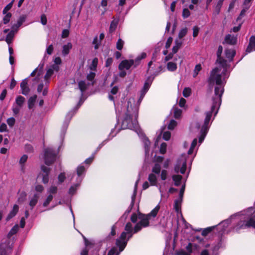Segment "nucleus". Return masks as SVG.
Here are the masks:
<instances>
[{"label":"nucleus","instance_id":"obj_1","mask_svg":"<svg viewBox=\"0 0 255 255\" xmlns=\"http://www.w3.org/2000/svg\"><path fill=\"white\" fill-rule=\"evenodd\" d=\"M221 68L215 67L210 72L208 77V83L210 85L216 84L214 89L215 96L213 97L212 105L211 111L208 112V123L213 115L215 117L218 112L219 109L222 102V96L224 93V88L223 85L222 74H220Z\"/></svg>","mask_w":255,"mask_h":255},{"label":"nucleus","instance_id":"obj_2","mask_svg":"<svg viewBox=\"0 0 255 255\" xmlns=\"http://www.w3.org/2000/svg\"><path fill=\"white\" fill-rule=\"evenodd\" d=\"M225 231L226 230L220 223L216 226L208 227V234L213 231L220 239V241L213 248V255H218V251L221 247V239ZM208 255H209V253Z\"/></svg>","mask_w":255,"mask_h":255},{"label":"nucleus","instance_id":"obj_3","mask_svg":"<svg viewBox=\"0 0 255 255\" xmlns=\"http://www.w3.org/2000/svg\"><path fill=\"white\" fill-rule=\"evenodd\" d=\"M159 210V206H156L152 211L148 214L144 215L141 213L139 214L138 219L140 220L139 222L143 227H146L149 226V220L151 217L153 218L155 217Z\"/></svg>","mask_w":255,"mask_h":255},{"label":"nucleus","instance_id":"obj_4","mask_svg":"<svg viewBox=\"0 0 255 255\" xmlns=\"http://www.w3.org/2000/svg\"><path fill=\"white\" fill-rule=\"evenodd\" d=\"M44 162L45 164L49 166L54 162L56 153L54 150L50 148H46L44 149Z\"/></svg>","mask_w":255,"mask_h":255},{"label":"nucleus","instance_id":"obj_5","mask_svg":"<svg viewBox=\"0 0 255 255\" xmlns=\"http://www.w3.org/2000/svg\"><path fill=\"white\" fill-rule=\"evenodd\" d=\"M137 123L136 120L134 122L132 121V117L130 115L127 113L122 122V127L124 128L133 129L137 127Z\"/></svg>","mask_w":255,"mask_h":255},{"label":"nucleus","instance_id":"obj_6","mask_svg":"<svg viewBox=\"0 0 255 255\" xmlns=\"http://www.w3.org/2000/svg\"><path fill=\"white\" fill-rule=\"evenodd\" d=\"M10 241L7 240L0 244V255H9L11 252Z\"/></svg>","mask_w":255,"mask_h":255},{"label":"nucleus","instance_id":"obj_7","mask_svg":"<svg viewBox=\"0 0 255 255\" xmlns=\"http://www.w3.org/2000/svg\"><path fill=\"white\" fill-rule=\"evenodd\" d=\"M134 64V60H125L122 61L119 65L120 70H123L124 69L128 70L132 65Z\"/></svg>","mask_w":255,"mask_h":255},{"label":"nucleus","instance_id":"obj_8","mask_svg":"<svg viewBox=\"0 0 255 255\" xmlns=\"http://www.w3.org/2000/svg\"><path fill=\"white\" fill-rule=\"evenodd\" d=\"M207 130V114H206V118L204 121V124L202 127L201 131H200V135L199 138V142L201 143L203 140L204 139Z\"/></svg>","mask_w":255,"mask_h":255},{"label":"nucleus","instance_id":"obj_9","mask_svg":"<svg viewBox=\"0 0 255 255\" xmlns=\"http://www.w3.org/2000/svg\"><path fill=\"white\" fill-rule=\"evenodd\" d=\"M255 51V36L252 35L250 38L249 45L246 50V54Z\"/></svg>","mask_w":255,"mask_h":255},{"label":"nucleus","instance_id":"obj_10","mask_svg":"<svg viewBox=\"0 0 255 255\" xmlns=\"http://www.w3.org/2000/svg\"><path fill=\"white\" fill-rule=\"evenodd\" d=\"M216 63L219 64L224 69L222 72V74H224L227 71V67L228 66L227 61L221 56L217 57Z\"/></svg>","mask_w":255,"mask_h":255},{"label":"nucleus","instance_id":"obj_11","mask_svg":"<svg viewBox=\"0 0 255 255\" xmlns=\"http://www.w3.org/2000/svg\"><path fill=\"white\" fill-rule=\"evenodd\" d=\"M20 88L22 90V94L24 95H27L30 92V89L28 86L27 79H25L22 81L20 83Z\"/></svg>","mask_w":255,"mask_h":255},{"label":"nucleus","instance_id":"obj_12","mask_svg":"<svg viewBox=\"0 0 255 255\" xmlns=\"http://www.w3.org/2000/svg\"><path fill=\"white\" fill-rule=\"evenodd\" d=\"M246 220H240L234 227L235 231L239 233L241 230L248 229Z\"/></svg>","mask_w":255,"mask_h":255},{"label":"nucleus","instance_id":"obj_13","mask_svg":"<svg viewBox=\"0 0 255 255\" xmlns=\"http://www.w3.org/2000/svg\"><path fill=\"white\" fill-rule=\"evenodd\" d=\"M224 40L226 43L234 45L237 43V37L229 34L226 35Z\"/></svg>","mask_w":255,"mask_h":255},{"label":"nucleus","instance_id":"obj_14","mask_svg":"<svg viewBox=\"0 0 255 255\" xmlns=\"http://www.w3.org/2000/svg\"><path fill=\"white\" fill-rule=\"evenodd\" d=\"M153 78H152L151 77H148L147 79L146 80L143 87L141 90V95L142 96H144L145 93L148 90L153 80Z\"/></svg>","mask_w":255,"mask_h":255},{"label":"nucleus","instance_id":"obj_15","mask_svg":"<svg viewBox=\"0 0 255 255\" xmlns=\"http://www.w3.org/2000/svg\"><path fill=\"white\" fill-rule=\"evenodd\" d=\"M19 210V207L17 205H14L13 206L12 210L9 212V213L7 215L6 218V221H8L11 218L14 217L16 214L17 213Z\"/></svg>","mask_w":255,"mask_h":255},{"label":"nucleus","instance_id":"obj_16","mask_svg":"<svg viewBox=\"0 0 255 255\" xmlns=\"http://www.w3.org/2000/svg\"><path fill=\"white\" fill-rule=\"evenodd\" d=\"M246 222L248 228L252 227L255 229V212L248 220H246Z\"/></svg>","mask_w":255,"mask_h":255},{"label":"nucleus","instance_id":"obj_17","mask_svg":"<svg viewBox=\"0 0 255 255\" xmlns=\"http://www.w3.org/2000/svg\"><path fill=\"white\" fill-rule=\"evenodd\" d=\"M225 52L226 56L227 58L229 59V61H232L236 55L235 50L232 49H227L225 50Z\"/></svg>","mask_w":255,"mask_h":255},{"label":"nucleus","instance_id":"obj_18","mask_svg":"<svg viewBox=\"0 0 255 255\" xmlns=\"http://www.w3.org/2000/svg\"><path fill=\"white\" fill-rule=\"evenodd\" d=\"M39 198V195L38 194H34L31 199L30 200L29 204L31 209H32L33 207L36 205Z\"/></svg>","mask_w":255,"mask_h":255},{"label":"nucleus","instance_id":"obj_19","mask_svg":"<svg viewBox=\"0 0 255 255\" xmlns=\"http://www.w3.org/2000/svg\"><path fill=\"white\" fill-rule=\"evenodd\" d=\"M116 245L119 248V252L118 251L117 249H117V252L119 253V254L120 252H121L122 251H123V250L124 249V248L126 246L127 242L125 241H124V240L118 239L116 241Z\"/></svg>","mask_w":255,"mask_h":255},{"label":"nucleus","instance_id":"obj_20","mask_svg":"<svg viewBox=\"0 0 255 255\" xmlns=\"http://www.w3.org/2000/svg\"><path fill=\"white\" fill-rule=\"evenodd\" d=\"M89 84H87L85 81H80L78 82V87L82 93L85 92L88 88Z\"/></svg>","mask_w":255,"mask_h":255},{"label":"nucleus","instance_id":"obj_21","mask_svg":"<svg viewBox=\"0 0 255 255\" xmlns=\"http://www.w3.org/2000/svg\"><path fill=\"white\" fill-rule=\"evenodd\" d=\"M72 45L71 43L69 42L67 44L63 45L62 49V54L66 55L69 54L70 50L72 48Z\"/></svg>","mask_w":255,"mask_h":255},{"label":"nucleus","instance_id":"obj_22","mask_svg":"<svg viewBox=\"0 0 255 255\" xmlns=\"http://www.w3.org/2000/svg\"><path fill=\"white\" fill-rule=\"evenodd\" d=\"M37 97V95H34L33 96L30 97L28 100V107L29 109H31L33 107Z\"/></svg>","mask_w":255,"mask_h":255},{"label":"nucleus","instance_id":"obj_23","mask_svg":"<svg viewBox=\"0 0 255 255\" xmlns=\"http://www.w3.org/2000/svg\"><path fill=\"white\" fill-rule=\"evenodd\" d=\"M182 178L181 175H174L172 176V179L174 181V184L175 186H179L181 183V180Z\"/></svg>","mask_w":255,"mask_h":255},{"label":"nucleus","instance_id":"obj_24","mask_svg":"<svg viewBox=\"0 0 255 255\" xmlns=\"http://www.w3.org/2000/svg\"><path fill=\"white\" fill-rule=\"evenodd\" d=\"M14 33L13 31H10L6 35L5 41L7 43V44H10L13 40V38L14 36Z\"/></svg>","mask_w":255,"mask_h":255},{"label":"nucleus","instance_id":"obj_25","mask_svg":"<svg viewBox=\"0 0 255 255\" xmlns=\"http://www.w3.org/2000/svg\"><path fill=\"white\" fill-rule=\"evenodd\" d=\"M18 225H14L12 229L10 230V231L9 232V233L7 234V238L9 239L12 235L16 234L18 230Z\"/></svg>","mask_w":255,"mask_h":255},{"label":"nucleus","instance_id":"obj_26","mask_svg":"<svg viewBox=\"0 0 255 255\" xmlns=\"http://www.w3.org/2000/svg\"><path fill=\"white\" fill-rule=\"evenodd\" d=\"M143 141L144 145L145 153H147L149 150V148H150V142L147 137H144L143 138Z\"/></svg>","mask_w":255,"mask_h":255},{"label":"nucleus","instance_id":"obj_27","mask_svg":"<svg viewBox=\"0 0 255 255\" xmlns=\"http://www.w3.org/2000/svg\"><path fill=\"white\" fill-rule=\"evenodd\" d=\"M118 20H113L111 23V24H110V28H109V32L110 33H112L114 31H115L116 28H117V25H118Z\"/></svg>","mask_w":255,"mask_h":255},{"label":"nucleus","instance_id":"obj_28","mask_svg":"<svg viewBox=\"0 0 255 255\" xmlns=\"http://www.w3.org/2000/svg\"><path fill=\"white\" fill-rule=\"evenodd\" d=\"M148 180L150 182L151 185H156L157 179L154 174L152 173L150 174L148 176Z\"/></svg>","mask_w":255,"mask_h":255},{"label":"nucleus","instance_id":"obj_29","mask_svg":"<svg viewBox=\"0 0 255 255\" xmlns=\"http://www.w3.org/2000/svg\"><path fill=\"white\" fill-rule=\"evenodd\" d=\"M125 230L127 231V233L128 234H130L128 238V239H129L130 238L132 237L131 232L132 231V225L130 222H128L126 224Z\"/></svg>","mask_w":255,"mask_h":255},{"label":"nucleus","instance_id":"obj_30","mask_svg":"<svg viewBox=\"0 0 255 255\" xmlns=\"http://www.w3.org/2000/svg\"><path fill=\"white\" fill-rule=\"evenodd\" d=\"M224 1V0H218L215 7V12L216 13V14H218L219 13Z\"/></svg>","mask_w":255,"mask_h":255},{"label":"nucleus","instance_id":"obj_31","mask_svg":"<svg viewBox=\"0 0 255 255\" xmlns=\"http://www.w3.org/2000/svg\"><path fill=\"white\" fill-rule=\"evenodd\" d=\"M167 68L169 71H174L177 69V65L175 63L169 62L167 64Z\"/></svg>","mask_w":255,"mask_h":255},{"label":"nucleus","instance_id":"obj_32","mask_svg":"<svg viewBox=\"0 0 255 255\" xmlns=\"http://www.w3.org/2000/svg\"><path fill=\"white\" fill-rule=\"evenodd\" d=\"M25 101V98L21 96H18L16 99V103L18 106L21 107Z\"/></svg>","mask_w":255,"mask_h":255},{"label":"nucleus","instance_id":"obj_33","mask_svg":"<svg viewBox=\"0 0 255 255\" xmlns=\"http://www.w3.org/2000/svg\"><path fill=\"white\" fill-rule=\"evenodd\" d=\"M184 161V159H180L177 161V164L175 165L174 167V170L176 173H178L182 166V162Z\"/></svg>","mask_w":255,"mask_h":255},{"label":"nucleus","instance_id":"obj_34","mask_svg":"<svg viewBox=\"0 0 255 255\" xmlns=\"http://www.w3.org/2000/svg\"><path fill=\"white\" fill-rule=\"evenodd\" d=\"M188 28L187 27L182 29L178 33V38L179 39L182 38L187 33Z\"/></svg>","mask_w":255,"mask_h":255},{"label":"nucleus","instance_id":"obj_35","mask_svg":"<svg viewBox=\"0 0 255 255\" xmlns=\"http://www.w3.org/2000/svg\"><path fill=\"white\" fill-rule=\"evenodd\" d=\"M182 114L181 110L175 108L174 109V117L175 119H178L180 117Z\"/></svg>","mask_w":255,"mask_h":255},{"label":"nucleus","instance_id":"obj_36","mask_svg":"<svg viewBox=\"0 0 255 255\" xmlns=\"http://www.w3.org/2000/svg\"><path fill=\"white\" fill-rule=\"evenodd\" d=\"M231 223V219H227L224 221H222L220 222V224L222 226H223V228L226 230V229L228 227L229 225Z\"/></svg>","mask_w":255,"mask_h":255},{"label":"nucleus","instance_id":"obj_37","mask_svg":"<svg viewBox=\"0 0 255 255\" xmlns=\"http://www.w3.org/2000/svg\"><path fill=\"white\" fill-rule=\"evenodd\" d=\"M124 44V41L122 39L119 38L116 44V48H117V49H118L119 50H121L123 48Z\"/></svg>","mask_w":255,"mask_h":255},{"label":"nucleus","instance_id":"obj_38","mask_svg":"<svg viewBox=\"0 0 255 255\" xmlns=\"http://www.w3.org/2000/svg\"><path fill=\"white\" fill-rule=\"evenodd\" d=\"M79 186V184H78V183L72 186L69 189V193L70 194L73 195L75 193V192Z\"/></svg>","mask_w":255,"mask_h":255},{"label":"nucleus","instance_id":"obj_39","mask_svg":"<svg viewBox=\"0 0 255 255\" xmlns=\"http://www.w3.org/2000/svg\"><path fill=\"white\" fill-rule=\"evenodd\" d=\"M11 17V14L10 12H8L6 13V14L4 16L3 18V22L4 24H6L8 23Z\"/></svg>","mask_w":255,"mask_h":255},{"label":"nucleus","instance_id":"obj_40","mask_svg":"<svg viewBox=\"0 0 255 255\" xmlns=\"http://www.w3.org/2000/svg\"><path fill=\"white\" fill-rule=\"evenodd\" d=\"M201 70V66L200 64L196 65L193 73V77H196L198 74L199 72Z\"/></svg>","mask_w":255,"mask_h":255},{"label":"nucleus","instance_id":"obj_41","mask_svg":"<svg viewBox=\"0 0 255 255\" xmlns=\"http://www.w3.org/2000/svg\"><path fill=\"white\" fill-rule=\"evenodd\" d=\"M191 93V90L190 88H185L183 91V96L187 98L190 96Z\"/></svg>","mask_w":255,"mask_h":255},{"label":"nucleus","instance_id":"obj_42","mask_svg":"<svg viewBox=\"0 0 255 255\" xmlns=\"http://www.w3.org/2000/svg\"><path fill=\"white\" fill-rule=\"evenodd\" d=\"M26 18V16L25 15H21L17 21L18 26H21L22 24L25 21Z\"/></svg>","mask_w":255,"mask_h":255},{"label":"nucleus","instance_id":"obj_43","mask_svg":"<svg viewBox=\"0 0 255 255\" xmlns=\"http://www.w3.org/2000/svg\"><path fill=\"white\" fill-rule=\"evenodd\" d=\"M98 62V58H95L92 61L91 65L90 67V69L91 70H96V67L97 66Z\"/></svg>","mask_w":255,"mask_h":255},{"label":"nucleus","instance_id":"obj_44","mask_svg":"<svg viewBox=\"0 0 255 255\" xmlns=\"http://www.w3.org/2000/svg\"><path fill=\"white\" fill-rule=\"evenodd\" d=\"M53 198V197L52 195H49L46 198V200L43 202V206L44 207L47 206L50 202L52 200Z\"/></svg>","mask_w":255,"mask_h":255},{"label":"nucleus","instance_id":"obj_45","mask_svg":"<svg viewBox=\"0 0 255 255\" xmlns=\"http://www.w3.org/2000/svg\"><path fill=\"white\" fill-rule=\"evenodd\" d=\"M176 125L177 122L175 120H172L170 121V123L168 126V128L169 129L172 130L176 126Z\"/></svg>","mask_w":255,"mask_h":255},{"label":"nucleus","instance_id":"obj_46","mask_svg":"<svg viewBox=\"0 0 255 255\" xmlns=\"http://www.w3.org/2000/svg\"><path fill=\"white\" fill-rule=\"evenodd\" d=\"M160 166L158 164H156L152 168V172L156 173V174H159L160 171Z\"/></svg>","mask_w":255,"mask_h":255},{"label":"nucleus","instance_id":"obj_47","mask_svg":"<svg viewBox=\"0 0 255 255\" xmlns=\"http://www.w3.org/2000/svg\"><path fill=\"white\" fill-rule=\"evenodd\" d=\"M186 169V161L185 160H184V161H183V162H182V166L180 168L179 172H180V173L182 174H184L185 172Z\"/></svg>","mask_w":255,"mask_h":255},{"label":"nucleus","instance_id":"obj_48","mask_svg":"<svg viewBox=\"0 0 255 255\" xmlns=\"http://www.w3.org/2000/svg\"><path fill=\"white\" fill-rule=\"evenodd\" d=\"M167 144L166 143L163 142L161 143L160 147V152L161 154H164L166 151Z\"/></svg>","mask_w":255,"mask_h":255},{"label":"nucleus","instance_id":"obj_49","mask_svg":"<svg viewBox=\"0 0 255 255\" xmlns=\"http://www.w3.org/2000/svg\"><path fill=\"white\" fill-rule=\"evenodd\" d=\"M85 171V168L83 166H80L77 169V175L80 176Z\"/></svg>","mask_w":255,"mask_h":255},{"label":"nucleus","instance_id":"obj_50","mask_svg":"<svg viewBox=\"0 0 255 255\" xmlns=\"http://www.w3.org/2000/svg\"><path fill=\"white\" fill-rule=\"evenodd\" d=\"M53 74V70L52 69H49L47 70L45 75L44 76V79L47 80L49 79L52 75Z\"/></svg>","mask_w":255,"mask_h":255},{"label":"nucleus","instance_id":"obj_51","mask_svg":"<svg viewBox=\"0 0 255 255\" xmlns=\"http://www.w3.org/2000/svg\"><path fill=\"white\" fill-rule=\"evenodd\" d=\"M96 74L94 72H91L87 76V79L90 81H93L95 77Z\"/></svg>","mask_w":255,"mask_h":255},{"label":"nucleus","instance_id":"obj_52","mask_svg":"<svg viewBox=\"0 0 255 255\" xmlns=\"http://www.w3.org/2000/svg\"><path fill=\"white\" fill-rule=\"evenodd\" d=\"M41 171L43 172L42 174H46V173H47V174H49V172L50 171V168L46 167L44 165H41Z\"/></svg>","mask_w":255,"mask_h":255},{"label":"nucleus","instance_id":"obj_53","mask_svg":"<svg viewBox=\"0 0 255 255\" xmlns=\"http://www.w3.org/2000/svg\"><path fill=\"white\" fill-rule=\"evenodd\" d=\"M248 9H246L245 8V7L244 6L243 9L241 10L240 15H239V16L237 18V21H238L242 18V17L245 15V13Z\"/></svg>","mask_w":255,"mask_h":255},{"label":"nucleus","instance_id":"obj_54","mask_svg":"<svg viewBox=\"0 0 255 255\" xmlns=\"http://www.w3.org/2000/svg\"><path fill=\"white\" fill-rule=\"evenodd\" d=\"M190 14V12L187 8H184L182 11V16L183 18H186L189 16Z\"/></svg>","mask_w":255,"mask_h":255},{"label":"nucleus","instance_id":"obj_55","mask_svg":"<svg viewBox=\"0 0 255 255\" xmlns=\"http://www.w3.org/2000/svg\"><path fill=\"white\" fill-rule=\"evenodd\" d=\"M25 150L26 152L31 153L33 152V147L30 144H26L25 146Z\"/></svg>","mask_w":255,"mask_h":255},{"label":"nucleus","instance_id":"obj_56","mask_svg":"<svg viewBox=\"0 0 255 255\" xmlns=\"http://www.w3.org/2000/svg\"><path fill=\"white\" fill-rule=\"evenodd\" d=\"M26 194L25 193H22L20 194V197L18 199L19 203L23 202L26 199Z\"/></svg>","mask_w":255,"mask_h":255},{"label":"nucleus","instance_id":"obj_57","mask_svg":"<svg viewBox=\"0 0 255 255\" xmlns=\"http://www.w3.org/2000/svg\"><path fill=\"white\" fill-rule=\"evenodd\" d=\"M142 227H143L139 222L137 223L134 228V233H135L140 231Z\"/></svg>","mask_w":255,"mask_h":255},{"label":"nucleus","instance_id":"obj_58","mask_svg":"<svg viewBox=\"0 0 255 255\" xmlns=\"http://www.w3.org/2000/svg\"><path fill=\"white\" fill-rule=\"evenodd\" d=\"M171 136V133L169 131H165L163 134V138L165 140H168Z\"/></svg>","mask_w":255,"mask_h":255},{"label":"nucleus","instance_id":"obj_59","mask_svg":"<svg viewBox=\"0 0 255 255\" xmlns=\"http://www.w3.org/2000/svg\"><path fill=\"white\" fill-rule=\"evenodd\" d=\"M42 182L44 184H46L49 181V174H42Z\"/></svg>","mask_w":255,"mask_h":255},{"label":"nucleus","instance_id":"obj_60","mask_svg":"<svg viewBox=\"0 0 255 255\" xmlns=\"http://www.w3.org/2000/svg\"><path fill=\"white\" fill-rule=\"evenodd\" d=\"M182 200L179 198L178 200H176L174 202V208L177 212L179 211V205L181 203Z\"/></svg>","mask_w":255,"mask_h":255},{"label":"nucleus","instance_id":"obj_61","mask_svg":"<svg viewBox=\"0 0 255 255\" xmlns=\"http://www.w3.org/2000/svg\"><path fill=\"white\" fill-rule=\"evenodd\" d=\"M15 122V120L13 118H10L7 120V123L10 127H12Z\"/></svg>","mask_w":255,"mask_h":255},{"label":"nucleus","instance_id":"obj_62","mask_svg":"<svg viewBox=\"0 0 255 255\" xmlns=\"http://www.w3.org/2000/svg\"><path fill=\"white\" fill-rule=\"evenodd\" d=\"M252 0H245L243 3V6L245 7L246 9H249L251 4L250 3Z\"/></svg>","mask_w":255,"mask_h":255},{"label":"nucleus","instance_id":"obj_63","mask_svg":"<svg viewBox=\"0 0 255 255\" xmlns=\"http://www.w3.org/2000/svg\"><path fill=\"white\" fill-rule=\"evenodd\" d=\"M172 41H173V38L171 37H169L166 42V44H165V48L166 49H168V48L170 47V46H171V44L172 42Z\"/></svg>","mask_w":255,"mask_h":255},{"label":"nucleus","instance_id":"obj_64","mask_svg":"<svg viewBox=\"0 0 255 255\" xmlns=\"http://www.w3.org/2000/svg\"><path fill=\"white\" fill-rule=\"evenodd\" d=\"M108 255H119V253L117 252L115 248H113L109 252Z\"/></svg>","mask_w":255,"mask_h":255}]
</instances>
